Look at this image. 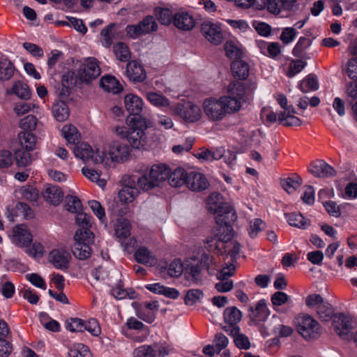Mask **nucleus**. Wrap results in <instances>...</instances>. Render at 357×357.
Returning a JSON list of instances; mask_svg holds the SVG:
<instances>
[{"mask_svg":"<svg viewBox=\"0 0 357 357\" xmlns=\"http://www.w3.org/2000/svg\"><path fill=\"white\" fill-rule=\"evenodd\" d=\"M278 121L284 126H299L302 124L299 118L292 114H287L286 112H281L278 114Z\"/></svg>","mask_w":357,"mask_h":357,"instance_id":"50","label":"nucleus"},{"mask_svg":"<svg viewBox=\"0 0 357 357\" xmlns=\"http://www.w3.org/2000/svg\"><path fill=\"white\" fill-rule=\"evenodd\" d=\"M126 73L129 79L134 82H142L146 77L143 66L136 61H131L128 63Z\"/></svg>","mask_w":357,"mask_h":357,"instance_id":"18","label":"nucleus"},{"mask_svg":"<svg viewBox=\"0 0 357 357\" xmlns=\"http://www.w3.org/2000/svg\"><path fill=\"white\" fill-rule=\"evenodd\" d=\"M100 86L106 91L111 92L114 94L121 91L122 86L119 81L113 76L107 75L100 79Z\"/></svg>","mask_w":357,"mask_h":357,"instance_id":"29","label":"nucleus"},{"mask_svg":"<svg viewBox=\"0 0 357 357\" xmlns=\"http://www.w3.org/2000/svg\"><path fill=\"white\" fill-rule=\"evenodd\" d=\"M71 258L69 252L64 249H54L49 255V261L53 266L61 270L67 269Z\"/></svg>","mask_w":357,"mask_h":357,"instance_id":"12","label":"nucleus"},{"mask_svg":"<svg viewBox=\"0 0 357 357\" xmlns=\"http://www.w3.org/2000/svg\"><path fill=\"white\" fill-rule=\"evenodd\" d=\"M118 275V273L114 268H110L106 264L100 265L92 272V275L94 277L96 281L106 282L108 284L110 282L109 274Z\"/></svg>","mask_w":357,"mask_h":357,"instance_id":"31","label":"nucleus"},{"mask_svg":"<svg viewBox=\"0 0 357 357\" xmlns=\"http://www.w3.org/2000/svg\"><path fill=\"white\" fill-rule=\"evenodd\" d=\"M170 168L165 164H155L149 170V176H151L157 187L165 181L169 176Z\"/></svg>","mask_w":357,"mask_h":357,"instance_id":"19","label":"nucleus"},{"mask_svg":"<svg viewBox=\"0 0 357 357\" xmlns=\"http://www.w3.org/2000/svg\"><path fill=\"white\" fill-rule=\"evenodd\" d=\"M18 141L21 149L33 151L36 146V137L32 132L21 131L18 134Z\"/></svg>","mask_w":357,"mask_h":357,"instance_id":"28","label":"nucleus"},{"mask_svg":"<svg viewBox=\"0 0 357 357\" xmlns=\"http://www.w3.org/2000/svg\"><path fill=\"white\" fill-rule=\"evenodd\" d=\"M317 312L319 318L323 321H328L335 315L332 305L328 302H324L319 305L317 307Z\"/></svg>","mask_w":357,"mask_h":357,"instance_id":"42","label":"nucleus"},{"mask_svg":"<svg viewBox=\"0 0 357 357\" xmlns=\"http://www.w3.org/2000/svg\"><path fill=\"white\" fill-rule=\"evenodd\" d=\"M185 178H187L188 188L193 191L204 190L208 185L207 179L201 173L190 172Z\"/></svg>","mask_w":357,"mask_h":357,"instance_id":"16","label":"nucleus"},{"mask_svg":"<svg viewBox=\"0 0 357 357\" xmlns=\"http://www.w3.org/2000/svg\"><path fill=\"white\" fill-rule=\"evenodd\" d=\"M131 225L130 222L125 218L117 219L114 225V231L117 238L125 239L130 235Z\"/></svg>","mask_w":357,"mask_h":357,"instance_id":"34","label":"nucleus"},{"mask_svg":"<svg viewBox=\"0 0 357 357\" xmlns=\"http://www.w3.org/2000/svg\"><path fill=\"white\" fill-rule=\"evenodd\" d=\"M32 241V236L24 225H17L13 229V242L19 247H27Z\"/></svg>","mask_w":357,"mask_h":357,"instance_id":"14","label":"nucleus"},{"mask_svg":"<svg viewBox=\"0 0 357 357\" xmlns=\"http://www.w3.org/2000/svg\"><path fill=\"white\" fill-rule=\"evenodd\" d=\"M154 13L158 20L161 24L168 25L172 22V14L169 9L156 8Z\"/></svg>","mask_w":357,"mask_h":357,"instance_id":"57","label":"nucleus"},{"mask_svg":"<svg viewBox=\"0 0 357 357\" xmlns=\"http://www.w3.org/2000/svg\"><path fill=\"white\" fill-rule=\"evenodd\" d=\"M143 34L156 31L158 25L153 16H146L139 22Z\"/></svg>","mask_w":357,"mask_h":357,"instance_id":"56","label":"nucleus"},{"mask_svg":"<svg viewBox=\"0 0 357 357\" xmlns=\"http://www.w3.org/2000/svg\"><path fill=\"white\" fill-rule=\"evenodd\" d=\"M241 312L236 307H227L224 311V319L227 326L238 327L237 323L241 319Z\"/></svg>","mask_w":357,"mask_h":357,"instance_id":"36","label":"nucleus"},{"mask_svg":"<svg viewBox=\"0 0 357 357\" xmlns=\"http://www.w3.org/2000/svg\"><path fill=\"white\" fill-rule=\"evenodd\" d=\"M284 215L291 227L305 229L310 225V220L305 218L301 213H284Z\"/></svg>","mask_w":357,"mask_h":357,"instance_id":"32","label":"nucleus"},{"mask_svg":"<svg viewBox=\"0 0 357 357\" xmlns=\"http://www.w3.org/2000/svg\"><path fill=\"white\" fill-rule=\"evenodd\" d=\"M76 158H80L85 162H91L93 164L102 163L104 161L105 153L96 150L94 152L91 146L84 142H77L72 147Z\"/></svg>","mask_w":357,"mask_h":357,"instance_id":"4","label":"nucleus"},{"mask_svg":"<svg viewBox=\"0 0 357 357\" xmlns=\"http://www.w3.org/2000/svg\"><path fill=\"white\" fill-rule=\"evenodd\" d=\"M137 185L143 191H149L157 188L151 176H149V171L137 178Z\"/></svg>","mask_w":357,"mask_h":357,"instance_id":"46","label":"nucleus"},{"mask_svg":"<svg viewBox=\"0 0 357 357\" xmlns=\"http://www.w3.org/2000/svg\"><path fill=\"white\" fill-rule=\"evenodd\" d=\"M30 151L23 149H19L15 151V156L17 166L24 167L31 163Z\"/></svg>","mask_w":357,"mask_h":357,"instance_id":"52","label":"nucleus"},{"mask_svg":"<svg viewBox=\"0 0 357 357\" xmlns=\"http://www.w3.org/2000/svg\"><path fill=\"white\" fill-rule=\"evenodd\" d=\"M309 172L316 177H332L336 174L331 165L323 160L316 161L310 165Z\"/></svg>","mask_w":357,"mask_h":357,"instance_id":"15","label":"nucleus"},{"mask_svg":"<svg viewBox=\"0 0 357 357\" xmlns=\"http://www.w3.org/2000/svg\"><path fill=\"white\" fill-rule=\"evenodd\" d=\"M184 276L186 280L197 284L202 279V268L197 260L191 259L187 261L185 267Z\"/></svg>","mask_w":357,"mask_h":357,"instance_id":"13","label":"nucleus"},{"mask_svg":"<svg viewBox=\"0 0 357 357\" xmlns=\"http://www.w3.org/2000/svg\"><path fill=\"white\" fill-rule=\"evenodd\" d=\"M130 154V149L119 142H113L109 146V155L112 161L122 162L127 159Z\"/></svg>","mask_w":357,"mask_h":357,"instance_id":"17","label":"nucleus"},{"mask_svg":"<svg viewBox=\"0 0 357 357\" xmlns=\"http://www.w3.org/2000/svg\"><path fill=\"white\" fill-rule=\"evenodd\" d=\"M280 184L286 192L291 194L294 192L301 186L302 178L300 176L283 178L281 179Z\"/></svg>","mask_w":357,"mask_h":357,"instance_id":"45","label":"nucleus"},{"mask_svg":"<svg viewBox=\"0 0 357 357\" xmlns=\"http://www.w3.org/2000/svg\"><path fill=\"white\" fill-rule=\"evenodd\" d=\"M139 194L138 190L132 186H125L119 192V198L123 203H130Z\"/></svg>","mask_w":357,"mask_h":357,"instance_id":"44","label":"nucleus"},{"mask_svg":"<svg viewBox=\"0 0 357 357\" xmlns=\"http://www.w3.org/2000/svg\"><path fill=\"white\" fill-rule=\"evenodd\" d=\"M43 197L47 202L53 205H58L62 200L63 193L58 186L52 185L45 190Z\"/></svg>","mask_w":357,"mask_h":357,"instance_id":"33","label":"nucleus"},{"mask_svg":"<svg viewBox=\"0 0 357 357\" xmlns=\"http://www.w3.org/2000/svg\"><path fill=\"white\" fill-rule=\"evenodd\" d=\"M347 101L351 105L357 101V82H349L346 86Z\"/></svg>","mask_w":357,"mask_h":357,"instance_id":"63","label":"nucleus"},{"mask_svg":"<svg viewBox=\"0 0 357 357\" xmlns=\"http://www.w3.org/2000/svg\"><path fill=\"white\" fill-rule=\"evenodd\" d=\"M222 329L234 337L237 347L243 349L250 348L249 340L245 335L240 333L239 327L223 326Z\"/></svg>","mask_w":357,"mask_h":357,"instance_id":"23","label":"nucleus"},{"mask_svg":"<svg viewBox=\"0 0 357 357\" xmlns=\"http://www.w3.org/2000/svg\"><path fill=\"white\" fill-rule=\"evenodd\" d=\"M332 325L336 333L342 339H352L353 329L351 319L342 313L337 314L333 318Z\"/></svg>","mask_w":357,"mask_h":357,"instance_id":"8","label":"nucleus"},{"mask_svg":"<svg viewBox=\"0 0 357 357\" xmlns=\"http://www.w3.org/2000/svg\"><path fill=\"white\" fill-rule=\"evenodd\" d=\"M9 95H15L22 100H29L31 96V91L27 84L22 81H16L10 89L7 90Z\"/></svg>","mask_w":357,"mask_h":357,"instance_id":"24","label":"nucleus"},{"mask_svg":"<svg viewBox=\"0 0 357 357\" xmlns=\"http://www.w3.org/2000/svg\"><path fill=\"white\" fill-rule=\"evenodd\" d=\"M38 123L37 118L33 115H28L20 121V127L23 131L32 132L36 128Z\"/></svg>","mask_w":357,"mask_h":357,"instance_id":"61","label":"nucleus"},{"mask_svg":"<svg viewBox=\"0 0 357 357\" xmlns=\"http://www.w3.org/2000/svg\"><path fill=\"white\" fill-rule=\"evenodd\" d=\"M64 206L68 211L73 213H78V211L82 209L80 199L73 195H68L66 197Z\"/></svg>","mask_w":357,"mask_h":357,"instance_id":"49","label":"nucleus"},{"mask_svg":"<svg viewBox=\"0 0 357 357\" xmlns=\"http://www.w3.org/2000/svg\"><path fill=\"white\" fill-rule=\"evenodd\" d=\"M15 70L13 63L7 57L0 55V81H8L12 78Z\"/></svg>","mask_w":357,"mask_h":357,"instance_id":"27","label":"nucleus"},{"mask_svg":"<svg viewBox=\"0 0 357 357\" xmlns=\"http://www.w3.org/2000/svg\"><path fill=\"white\" fill-rule=\"evenodd\" d=\"M188 173L183 168L177 167L173 172L170 171L168 176V183L173 188H178L185 184L187 185V178Z\"/></svg>","mask_w":357,"mask_h":357,"instance_id":"26","label":"nucleus"},{"mask_svg":"<svg viewBox=\"0 0 357 357\" xmlns=\"http://www.w3.org/2000/svg\"><path fill=\"white\" fill-rule=\"evenodd\" d=\"M101 73L98 60L94 57H89L78 70V77L82 82L89 84L98 78Z\"/></svg>","mask_w":357,"mask_h":357,"instance_id":"6","label":"nucleus"},{"mask_svg":"<svg viewBox=\"0 0 357 357\" xmlns=\"http://www.w3.org/2000/svg\"><path fill=\"white\" fill-rule=\"evenodd\" d=\"M219 193H213L208 199L209 212L213 213L217 225H231L237 219V215L234 208L228 203L220 202Z\"/></svg>","mask_w":357,"mask_h":357,"instance_id":"2","label":"nucleus"},{"mask_svg":"<svg viewBox=\"0 0 357 357\" xmlns=\"http://www.w3.org/2000/svg\"><path fill=\"white\" fill-rule=\"evenodd\" d=\"M269 316V311L265 300H260L255 305V308L250 307L249 317L252 321L257 324L264 321Z\"/></svg>","mask_w":357,"mask_h":357,"instance_id":"21","label":"nucleus"},{"mask_svg":"<svg viewBox=\"0 0 357 357\" xmlns=\"http://www.w3.org/2000/svg\"><path fill=\"white\" fill-rule=\"evenodd\" d=\"M91 235L92 233L88 231L78 230L76 231L74 236L75 243L73 247V253L75 257L84 260L91 256V249L89 243Z\"/></svg>","mask_w":357,"mask_h":357,"instance_id":"5","label":"nucleus"},{"mask_svg":"<svg viewBox=\"0 0 357 357\" xmlns=\"http://www.w3.org/2000/svg\"><path fill=\"white\" fill-rule=\"evenodd\" d=\"M22 215L25 219H31L33 218V212L29 205L24 202H18L15 208V213H10L8 218L11 221H15L14 217Z\"/></svg>","mask_w":357,"mask_h":357,"instance_id":"38","label":"nucleus"},{"mask_svg":"<svg viewBox=\"0 0 357 357\" xmlns=\"http://www.w3.org/2000/svg\"><path fill=\"white\" fill-rule=\"evenodd\" d=\"M344 70L351 79L357 80V58L349 59L345 66Z\"/></svg>","mask_w":357,"mask_h":357,"instance_id":"64","label":"nucleus"},{"mask_svg":"<svg viewBox=\"0 0 357 357\" xmlns=\"http://www.w3.org/2000/svg\"><path fill=\"white\" fill-rule=\"evenodd\" d=\"M116 24L112 23L105 27L100 32L102 44L105 47H109L113 43V37L115 33Z\"/></svg>","mask_w":357,"mask_h":357,"instance_id":"43","label":"nucleus"},{"mask_svg":"<svg viewBox=\"0 0 357 357\" xmlns=\"http://www.w3.org/2000/svg\"><path fill=\"white\" fill-rule=\"evenodd\" d=\"M125 107L126 110L133 117L141 116L139 114L142 112L143 101L139 97L130 93L124 98Z\"/></svg>","mask_w":357,"mask_h":357,"instance_id":"20","label":"nucleus"},{"mask_svg":"<svg viewBox=\"0 0 357 357\" xmlns=\"http://www.w3.org/2000/svg\"><path fill=\"white\" fill-rule=\"evenodd\" d=\"M62 134L67 142L73 145L79 142L80 134L76 127L73 125H66L62 128Z\"/></svg>","mask_w":357,"mask_h":357,"instance_id":"41","label":"nucleus"},{"mask_svg":"<svg viewBox=\"0 0 357 357\" xmlns=\"http://www.w3.org/2000/svg\"><path fill=\"white\" fill-rule=\"evenodd\" d=\"M201 31L206 38L214 45H218L222 40L220 27L211 22H204L201 25Z\"/></svg>","mask_w":357,"mask_h":357,"instance_id":"11","label":"nucleus"},{"mask_svg":"<svg viewBox=\"0 0 357 357\" xmlns=\"http://www.w3.org/2000/svg\"><path fill=\"white\" fill-rule=\"evenodd\" d=\"M130 127L118 126L115 132L120 137L126 139L130 144L135 149H139L146 141L145 130L151 126V122L142 116L132 117Z\"/></svg>","mask_w":357,"mask_h":357,"instance_id":"1","label":"nucleus"},{"mask_svg":"<svg viewBox=\"0 0 357 357\" xmlns=\"http://www.w3.org/2000/svg\"><path fill=\"white\" fill-rule=\"evenodd\" d=\"M226 114H231L239 111L242 107V102L238 98L230 96L229 93L227 96H222L220 98Z\"/></svg>","mask_w":357,"mask_h":357,"instance_id":"30","label":"nucleus"},{"mask_svg":"<svg viewBox=\"0 0 357 357\" xmlns=\"http://www.w3.org/2000/svg\"><path fill=\"white\" fill-rule=\"evenodd\" d=\"M61 84L63 86V93L68 92V89L75 84V73L71 70L66 72L62 76Z\"/></svg>","mask_w":357,"mask_h":357,"instance_id":"59","label":"nucleus"},{"mask_svg":"<svg viewBox=\"0 0 357 357\" xmlns=\"http://www.w3.org/2000/svg\"><path fill=\"white\" fill-rule=\"evenodd\" d=\"M114 52L117 59L121 61H127L131 57L129 47L122 42H119L114 46Z\"/></svg>","mask_w":357,"mask_h":357,"instance_id":"48","label":"nucleus"},{"mask_svg":"<svg viewBox=\"0 0 357 357\" xmlns=\"http://www.w3.org/2000/svg\"><path fill=\"white\" fill-rule=\"evenodd\" d=\"M133 357H156L157 351L153 345L143 344L135 348L132 352Z\"/></svg>","mask_w":357,"mask_h":357,"instance_id":"51","label":"nucleus"},{"mask_svg":"<svg viewBox=\"0 0 357 357\" xmlns=\"http://www.w3.org/2000/svg\"><path fill=\"white\" fill-rule=\"evenodd\" d=\"M76 213V224L82 228V229H81L82 231H88L89 232H91L89 229L91 227L92 217L89 214L82 212L81 211Z\"/></svg>","mask_w":357,"mask_h":357,"instance_id":"53","label":"nucleus"},{"mask_svg":"<svg viewBox=\"0 0 357 357\" xmlns=\"http://www.w3.org/2000/svg\"><path fill=\"white\" fill-rule=\"evenodd\" d=\"M174 24L178 29L191 30L195 25V20L188 13H178L174 16Z\"/></svg>","mask_w":357,"mask_h":357,"instance_id":"22","label":"nucleus"},{"mask_svg":"<svg viewBox=\"0 0 357 357\" xmlns=\"http://www.w3.org/2000/svg\"><path fill=\"white\" fill-rule=\"evenodd\" d=\"M203 296L202 291L199 289L188 290L185 297V303L188 305H192L199 301Z\"/></svg>","mask_w":357,"mask_h":357,"instance_id":"62","label":"nucleus"},{"mask_svg":"<svg viewBox=\"0 0 357 357\" xmlns=\"http://www.w3.org/2000/svg\"><path fill=\"white\" fill-rule=\"evenodd\" d=\"M297 331L307 340L317 339L321 333L319 323L307 314L298 315L295 321Z\"/></svg>","mask_w":357,"mask_h":357,"instance_id":"3","label":"nucleus"},{"mask_svg":"<svg viewBox=\"0 0 357 357\" xmlns=\"http://www.w3.org/2000/svg\"><path fill=\"white\" fill-rule=\"evenodd\" d=\"M266 227V223L260 218H255L250 222V226L248 229L249 236L254 238L258 233L264 230Z\"/></svg>","mask_w":357,"mask_h":357,"instance_id":"55","label":"nucleus"},{"mask_svg":"<svg viewBox=\"0 0 357 357\" xmlns=\"http://www.w3.org/2000/svg\"><path fill=\"white\" fill-rule=\"evenodd\" d=\"M203 108L206 116L213 121H221L227 115L220 98L205 100Z\"/></svg>","mask_w":357,"mask_h":357,"instance_id":"9","label":"nucleus"},{"mask_svg":"<svg viewBox=\"0 0 357 357\" xmlns=\"http://www.w3.org/2000/svg\"><path fill=\"white\" fill-rule=\"evenodd\" d=\"M126 326L129 329H134L142 331L144 333L142 337H139L135 338V341L142 342L144 341L147 336L149 335L150 331L148 326H145L142 321L137 320L134 317L129 318L126 321Z\"/></svg>","mask_w":357,"mask_h":357,"instance_id":"39","label":"nucleus"},{"mask_svg":"<svg viewBox=\"0 0 357 357\" xmlns=\"http://www.w3.org/2000/svg\"><path fill=\"white\" fill-rule=\"evenodd\" d=\"M175 111L180 117L187 122L193 123L201 118L200 108L190 102L178 104Z\"/></svg>","mask_w":357,"mask_h":357,"instance_id":"10","label":"nucleus"},{"mask_svg":"<svg viewBox=\"0 0 357 357\" xmlns=\"http://www.w3.org/2000/svg\"><path fill=\"white\" fill-rule=\"evenodd\" d=\"M89 347L83 344L78 343L73 346L68 351L69 357H86L89 354Z\"/></svg>","mask_w":357,"mask_h":357,"instance_id":"60","label":"nucleus"},{"mask_svg":"<svg viewBox=\"0 0 357 357\" xmlns=\"http://www.w3.org/2000/svg\"><path fill=\"white\" fill-rule=\"evenodd\" d=\"M226 55L231 59L240 60L243 52L233 42L227 41L225 44Z\"/></svg>","mask_w":357,"mask_h":357,"instance_id":"54","label":"nucleus"},{"mask_svg":"<svg viewBox=\"0 0 357 357\" xmlns=\"http://www.w3.org/2000/svg\"><path fill=\"white\" fill-rule=\"evenodd\" d=\"M52 112L58 121H65L69 117V109L63 101L56 102L52 108Z\"/></svg>","mask_w":357,"mask_h":357,"instance_id":"37","label":"nucleus"},{"mask_svg":"<svg viewBox=\"0 0 357 357\" xmlns=\"http://www.w3.org/2000/svg\"><path fill=\"white\" fill-rule=\"evenodd\" d=\"M319 84L317 77L313 75H307L303 79L300 84L299 89L303 93H307L310 91H315L318 89Z\"/></svg>","mask_w":357,"mask_h":357,"instance_id":"47","label":"nucleus"},{"mask_svg":"<svg viewBox=\"0 0 357 357\" xmlns=\"http://www.w3.org/2000/svg\"><path fill=\"white\" fill-rule=\"evenodd\" d=\"M214 232L218 241L222 243L230 241L234 236V230L231 225H217Z\"/></svg>","mask_w":357,"mask_h":357,"instance_id":"35","label":"nucleus"},{"mask_svg":"<svg viewBox=\"0 0 357 357\" xmlns=\"http://www.w3.org/2000/svg\"><path fill=\"white\" fill-rule=\"evenodd\" d=\"M232 75L238 79H245L250 72V66L248 63L240 59L234 60L231 64Z\"/></svg>","mask_w":357,"mask_h":357,"instance_id":"25","label":"nucleus"},{"mask_svg":"<svg viewBox=\"0 0 357 357\" xmlns=\"http://www.w3.org/2000/svg\"><path fill=\"white\" fill-rule=\"evenodd\" d=\"M135 259L137 262L143 264H149L152 266L155 262V257L146 247H140L135 254Z\"/></svg>","mask_w":357,"mask_h":357,"instance_id":"40","label":"nucleus"},{"mask_svg":"<svg viewBox=\"0 0 357 357\" xmlns=\"http://www.w3.org/2000/svg\"><path fill=\"white\" fill-rule=\"evenodd\" d=\"M256 89V84L252 82L243 83L240 82H232L228 85L227 92L230 96L238 98L242 102H245Z\"/></svg>","mask_w":357,"mask_h":357,"instance_id":"7","label":"nucleus"},{"mask_svg":"<svg viewBox=\"0 0 357 357\" xmlns=\"http://www.w3.org/2000/svg\"><path fill=\"white\" fill-rule=\"evenodd\" d=\"M185 272V267L180 259H174L169 265L167 273L170 277L178 278Z\"/></svg>","mask_w":357,"mask_h":357,"instance_id":"58","label":"nucleus"}]
</instances>
